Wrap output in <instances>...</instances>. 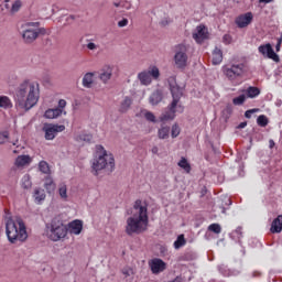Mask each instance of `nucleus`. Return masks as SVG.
Listing matches in <instances>:
<instances>
[{"label": "nucleus", "instance_id": "nucleus-26", "mask_svg": "<svg viewBox=\"0 0 282 282\" xmlns=\"http://www.w3.org/2000/svg\"><path fill=\"white\" fill-rule=\"evenodd\" d=\"M218 270L224 274V276H236V274H239V271L230 270L226 264L218 265Z\"/></svg>", "mask_w": 282, "mask_h": 282}, {"label": "nucleus", "instance_id": "nucleus-35", "mask_svg": "<svg viewBox=\"0 0 282 282\" xmlns=\"http://www.w3.org/2000/svg\"><path fill=\"white\" fill-rule=\"evenodd\" d=\"M58 194L61 199H63L64 202H67V185L61 184L58 187Z\"/></svg>", "mask_w": 282, "mask_h": 282}, {"label": "nucleus", "instance_id": "nucleus-15", "mask_svg": "<svg viewBox=\"0 0 282 282\" xmlns=\"http://www.w3.org/2000/svg\"><path fill=\"white\" fill-rule=\"evenodd\" d=\"M252 12H247L245 14L237 17L235 23L238 28H248V25L252 23Z\"/></svg>", "mask_w": 282, "mask_h": 282}, {"label": "nucleus", "instance_id": "nucleus-49", "mask_svg": "<svg viewBox=\"0 0 282 282\" xmlns=\"http://www.w3.org/2000/svg\"><path fill=\"white\" fill-rule=\"evenodd\" d=\"M252 113H257V109H250L245 112V118H252Z\"/></svg>", "mask_w": 282, "mask_h": 282}, {"label": "nucleus", "instance_id": "nucleus-38", "mask_svg": "<svg viewBox=\"0 0 282 282\" xmlns=\"http://www.w3.org/2000/svg\"><path fill=\"white\" fill-rule=\"evenodd\" d=\"M208 230L215 235H219L221 232V226L219 224H212L208 226Z\"/></svg>", "mask_w": 282, "mask_h": 282}, {"label": "nucleus", "instance_id": "nucleus-56", "mask_svg": "<svg viewBox=\"0 0 282 282\" xmlns=\"http://www.w3.org/2000/svg\"><path fill=\"white\" fill-rule=\"evenodd\" d=\"M275 144H276V143H274V140L271 139V140L269 141V149H274Z\"/></svg>", "mask_w": 282, "mask_h": 282}, {"label": "nucleus", "instance_id": "nucleus-62", "mask_svg": "<svg viewBox=\"0 0 282 282\" xmlns=\"http://www.w3.org/2000/svg\"><path fill=\"white\" fill-rule=\"evenodd\" d=\"M158 151H159L158 147L152 148V153L158 154Z\"/></svg>", "mask_w": 282, "mask_h": 282}, {"label": "nucleus", "instance_id": "nucleus-36", "mask_svg": "<svg viewBox=\"0 0 282 282\" xmlns=\"http://www.w3.org/2000/svg\"><path fill=\"white\" fill-rule=\"evenodd\" d=\"M178 166L181 169H184L186 173H191V164H188V161L186 160V158L181 159V161L178 162Z\"/></svg>", "mask_w": 282, "mask_h": 282}, {"label": "nucleus", "instance_id": "nucleus-2", "mask_svg": "<svg viewBox=\"0 0 282 282\" xmlns=\"http://www.w3.org/2000/svg\"><path fill=\"white\" fill-rule=\"evenodd\" d=\"M147 203L137 199L133 205V215L127 219L126 232L131 235H140L147 230L149 226V208Z\"/></svg>", "mask_w": 282, "mask_h": 282}, {"label": "nucleus", "instance_id": "nucleus-25", "mask_svg": "<svg viewBox=\"0 0 282 282\" xmlns=\"http://www.w3.org/2000/svg\"><path fill=\"white\" fill-rule=\"evenodd\" d=\"M34 200L36 204H41V202H45V189L35 188L33 193Z\"/></svg>", "mask_w": 282, "mask_h": 282}, {"label": "nucleus", "instance_id": "nucleus-54", "mask_svg": "<svg viewBox=\"0 0 282 282\" xmlns=\"http://www.w3.org/2000/svg\"><path fill=\"white\" fill-rule=\"evenodd\" d=\"M281 43H282V39H278V43L275 45V52H281Z\"/></svg>", "mask_w": 282, "mask_h": 282}, {"label": "nucleus", "instance_id": "nucleus-42", "mask_svg": "<svg viewBox=\"0 0 282 282\" xmlns=\"http://www.w3.org/2000/svg\"><path fill=\"white\" fill-rule=\"evenodd\" d=\"M180 126L177 124H173L172 126V131H171V135L172 138H177V135H180Z\"/></svg>", "mask_w": 282, "mask_h": 282}, {"label": "nucleus", "instance_id": "nucleus-50", "mask_svg": "<svg viewBox=\"0 0 282 282\" xmlns=\"http://www.w3.org/2000/svg\"><path fill=\"white\" fill-rule=\"evenodd\" d=\"M86 47L91 52H94V50H98V45H96V43H93V42H89L88 44H86Z\"/></svg>", "mask_w": 282, "mask_h": 282}, {"label": "nucleus", "instance_id": "nucleus-34", "mask_svg": "<svg viewBox=\"0 0 282 282\" xmlns=\"http://www.w3.org/2000/svg\"><path fill=\"white\" fill-rule=\"evenodd\" d=\"M183 246H186V238H184V235H180L174 241V248L175 250H180Z\"/></svg>", "mask_w": 282, "mask_h": 282}, {"label": "nucleus", "instance_id": "nucleus-27", "mask_svg": "<svg viewBox=\"0 0 282 282\" xmlns=\"http://www.w3.org/2000/svg\"><path fill=\"white\" fill-rule=\"evenodd\" d=\"M175 118V108H173V104L170 105V111H166L161 116V121L164 122L166 120H174Z\"/></svg>", "mask_w": 282, "mask_h": 282}, {"label": "nucleus", "instance_id": "nucleus-7", "mask_svg": "<svg viewBox=\"0 0 282 282\" xmlns=\"http://www.w3.org/2000/svg\"><path fill=\"white\" fill-rule=\"evenodd\" d=\"M160 78V68L158 66H150L148 69L142 70L138 74V80L144 87H149L153 83V80H158Z\"/></svg>", "mask_w": 282, "mask_h": 282}, {"label": "nucleus", "instance_id": "nucleus-13", "mask_svg": "<svg viewBox=\"0 0 282 282\" xmlns=\"http://www.w3.org/2000/svg\"><path fill=\"white\" fill-rule=\"evenodd\" d=\"M192 37L196 43H204L208 39V29L204 24L196 26V30L192 33Z\"/></svg>", "mask_w": 282, "mask_h": 282}, {"label": "nucleus", "instance_id": "nucleus-28", "mask_svg": "<svg viewBox=\"0 0 282 282\" xmlns=\"http://www.w3.org/2000/svg\"><path fill=\"white\" fill-rule=\"evenodd\" d=\"M149 100H150V104L152 105H160V102H162V91L156 90L152 93Z\"/></svg>", "mask_w": 282, "mask_h": 282}, {"label": "nucleus", "instance_id": "nucleus-14", "mask_svg": "<svg viewBox=\"0 0 282 282\" xmlns=\"http://www.w3.org/2000/svg\"><path fill=\"white\" fill-rule=\"evenodd\" d=\"M149 267L152 274H160L161 272H164V270H166V262H164L160 258H154L149 261Z\"/></svg>", "mask_w": 282, "mask_h": 282}, {"label": "nucleus", "instance_id": "nucleus-58", "mask_svg": "<svg viewBox=\"0 0 282 282\" xmlns=\"http://www.w3.org/2000/svg\"><path fill=\"white\" fill-rule=\"evenodd\" d=\"M274 0H259V3H272Z\"/></svg>", "mask_w": 282, "mask_h": 282}, {"label": "nucleus", "instance_id": "nucleus-64", "mask_svg": "<svg viewBox=\"0 0 282 282\" xmlns=\"http://www.w3.org/2000/svg\"><path fill=\"white\" fill-rule=\"evenodd\" d=\"M221 213H223L224 215H226V207H223V208H221Z\"/></svg>", "mask_w": 282, "mask_h": 282}, {"label": "nucleus", "instance_id": "nucleus-30", "mask_svg": "<svg viewBox=\"0 0 282 282\" xmlns=\"http://www.w3.org/2000/svg\"><path fill=\"white\" fill-rule=\"evenodd\" d=\"M246 94L248 98H257L261 94V89L259 87L250 86L247 88Z\"/></svg>", "mask_w": 282, "mask_h": 282}, {"label": "nucleus", "instance_id": "nucleus-21", "mask_svg": "<svg viewBox=\"0 0 282 282\" xmlns=\"http://www.w3.org/2000/svg\"><path fill=\"white\" fill-rule=\"evenodd\" d=\"M83 87L91 89L94 87V73H86L82 80Z\"/></svg>", "mask_w": 282, "mask_h": 282}, {"label": "nucleus", "instance_id": "nucleus-37", "mask_svg": "<svg viewBox=\"0 0 282 282\" xmlns=\"http://www.w3.org/2000/svg\"><path fill=\"white\" fill-rule=\"evenodd\" d=\"M22 187L32 188V180L30 178V174H26L22 177Z\"/></svg>", "mask_w": 282, "mask_h": 282}, {"label": "nucleus", "instance_id": "nucleus-33", "mask_svg": "<svg viewBox=\"0 0 282 282\" xmlns=\"http://www.w3.org/2000/svg\"><path fill=\"white\" fill-rule=\"evenodd\" d=\"M39 170L41 171V173H44V175H50V173H52V171L50 170V164L46 161H41L39 163Z\"/></svg>", "mask_w": 282, "mask_h": 282}, {"label": "nucleus", "instance_id": "nucleus-51", "mask_svg": "<svg viewBox=\"0 0 282 282\" xmlns=\"http://www.w3.org/2000/svg\"><path fill=\"white\" fill-rule=\"evenodd\" d=\"M7 139H8V132H1L0 133V144H3Z\"/></svg>", "mask_w": 282, "mask_h": 282}, {"label": "nucleus", "instance_id": "nucleus-57", "mask_svg": "<svg viewBox=\"0 0 282 282\" xmlns=\"http://www.w3.org/2000/svg\"><path fill=\"white\" fill-rule=\"evenodd\" d=\"M188 259H191V253H185V254L183 256V260H184V261H188Z\"/></svg>", "mask_w": 282, "mask_h": 282}, {"label": "nucleus", "instance_id": "nucleus-44", "mask_svg": "<svg viewBox=\"0 0 282 282\" xmlns=\"http://www.w3.org/2000/svg\"><path fill=\"white\" fill-rule=\"evenodd\" d=\"M144 118L148 120V122H155V115H153L151 111H147L144 113Z\"/></svg>", "mask_w": 282, "mask_h": 282}, {"label": "nucleus", "instance_id": "nucleus-53", "mask_svg": "<svg viewBox=\"0 0 282 282\" xmlns=\"http://www.w3.org/2000/svg\"><path fill=\"white\" fill-rule=\"evenodd\" d=\"M67 107V101L65 99H59L58 101V109H65Z\"/></svg>", "mask_w": 282, "mask_h": 282}, {"label": "nucleus", "instance_id": "nucleus-46", "mask_svg": "<svg viewBox=\"0 0 282 282\" xmlns=\"http://www.w3.org/2000/svg\"><path fill=\"white\" fill-rule=\"evenodd\" d=\"M223 43H225L226 45H230V43H232V36H230V34H225L223 36Z\"/></svg>", "mask_w": 282, "mask_h": 282}, {"label": "nucleus", "instance_id": "nucleus-20", "mask_svg": "<svg viewBox=\"0 0 282 282\" xmlns=\"http://www.w3.org/2000/svg\"><path fill=\"white\" fill-rule=\"evenodd\" d=\"M62 115H63V109L53 108V109H48L45 111L44 118H47L48 120H54V119L58 118V116H62Z\"/></svg>", "mask_w": 282, "mask_h": 282}, {"label": "nucleus", "instance_id": "nucleus-5", "mask_svg": "<svg viewBox=\"0 0 282 282\" xmlns=\"http://www.w3.org/2000/svg\"><path fill=\"white\" fill-rule=\"evenodd\" d=\"M67 232H69V229H67V225L63 223V218L55 216L48 227V239H51V241H61V239L67 237Z\"/></svg>", "mask_w": 282, "mask_h": 282}, {"label": "nucleus", "instance_id": "nucleus-39", "mask_svg": "<svg viewBox=\"0 0 282 282\" xmlns=\"http://www.w3.org/2000/svg\"><path fill=\"white\" fill-rule=\"evenodd\" d=\"M268 117H265L264 115L259 116L257 119V124L259 127H268Z\"/></svg>", "mask_w": 282, "mask_h": 282}, {"label": "nucleus", "instance_id": "nucleus-8", "mask_svg": "<svg viewBox=\"0 0 282 282\" xmlns=\"http://www.w3.org/2000/svg\"><path fill=\"white\" fill-rule=\"evenodd\" d=\"M223 74L230 83L243 76V64H227L223 66Z\"/></svg>", "mask_w": 282, "mask_h": 282}, {"label": "nucleus", "instance_id": "nucleus-11", "mask_svg": "<svg viewBox=\"0 0 282 282\" xmlns=\"http://www.w3.org/2000/svg\"><path fill=\"white\" fill-rule=\"evenodd\" d=\"M39 34H45V29H24V31L22 32V39L24 43L30 44L36 39H39Z\"/></svg>", "mask_w": 282, "mask_h": 282}, {"label": "nucleus", "instance_id": "nucleus-6", "mask_svg": "<svg viewBox=\"0 0 282 282\" xmlns=\"http://www.w3.org/2000/svg\"><path fill=\"white\" fill-rule=\"evenodd\" d=\"M173 62L176 69H186L188 67V46L178 44L174 48Z\"/></svg>", "mask_w": 282, "mask_h": 282}, {"label": "nucleus", "instance_id": "nucleus-12", "mask_svg": "<svg viewBox=\"0 0 282 282\" xmlns=\"http://www.w3.org/2000/svg\"><path fill=\"white\" fill-rule=\"evenodd\" d=\"M258 51L260 54H263V56H268V58H271V61H274V63H281V58L278 54L274 53V48H272V44L268 43L264 45H260Z\"/></svg>", "mask_w": 282, "mask_h": 282}, {"label": "nucleus", "instance_id": "nucleus-41", "mask_svg": "<svg viewBox=\"0 0 282 282\" xmlns=\"http://www.w3.org/2000/svg\"><path fill=\"white\" fill-rule=\"evenodd\" d=\"M232 239H237V241H241V237H243V232L241 231V227H238L235 231L231 232Z\"/></svg>", "mask_w": 282, "mask_h": 282}, {"label": "nucleus", "instance_id": "nucleus-19", "mask_svg": "<svg viewBox=\"0 0 282 282\" xmlns=\"http://www.w3.org/2000/svg\"><path fill=\"white\" fill-rule=\"evenodd\" d=\"M270 231L273 235L282 232V215H279L275 219H273Z\"/></svg>", "mask_w": 282, "mask_h": 282}, {"label": "nucleus", "instance_id": "nucleus-52", "mask_svg": "<svg viewBox=\"0 0 282 282\" xmlns=\"http://www.w3.org/2000/svg\"><path fill=\"white\" fill-rule=\"evenodd\" d=\"M121 8H124V10H131V2L121 1Z\"/></svg>", "mask_w": 282, "mask_h": 282}, {"label": "nucleus", "instance_id": "nucleus-29", "mask_svg": "<svg viewBox=\"0 0 282 282\" xmlns=\"http://www.w3.org/2000/svg\"><path fill=\"white\" fill-rule=\"evenodd\" d=\"M0 108L12 109V100L8 96H0Z\"/></svg>", "mask_w": 282, "mask_h": 282}, {"label": "nucleus", "instance_id": "nucleus-16", "mask_svg": "<svg viewBox=\"0 0 282 282\" xmlns=\"http://www.w3.org/2000/svg\"><path fill=\"white\" fill-rule=\"evenodd\" d=\"M111 76H113V68H111V66H106L99 72V80H101L104 85H107V83L111 80Z\"/></svg>", "mask_w": 282, "mask_h": 282}, {"label": "nucleus", "instance_id": "nucleus-24", "mask_svg": "<svg viewBox=\"0 0 282 282\" xmlns=\"http://www.w3.org/2000/svg\"><path fill=\"white\" fill-rule=\"evenodd\" d=\"M213 64L214 65H219L221 61H224V53L221 52V48L216 47L213 51Z\"/></svg>", "mask_w": 282, "mask_h": 282}, {"label": "nucleus", "instance_id": "nucleus-10", "mask_svg": "<svg viewBox=\"0 0 282 282\" xmlns=\"http://www.w3.org/2000/svg\"><path fill=\"white\" fill-rule=\"evenodd\" d=\"M45 140H54L58 133L65 131V126L54 124V123H44L42 127Z\"/></svg>", "mask_w": 282, "mask_h": 282}, {"label": "nucleus", "instance_id": "nucleus-9", "mask_svg": "<svg viewBox=\"0 0 282 282\" xmlns=\"http://www.w3.org/2000/svg\"><path fill=\"white\" fill-rule=\"evenodd\" d=\"M167 83H169L170 91H171L172 98H173L172 109H176L177 102H180V99L183 96L182 87H180V85H177V79L175 78V76L169 77Z\"/></svg>", "mask_w": 282, "mask_h": 282}, {"label": "nucleus", "instance_id": "nucleus-45", "mask_svg": "<svg viewBox=\"0 0 282 282\" xmlns=\"http://www.w3.org/2000/svg\"><path fill=\"white\" fill-rule=\"evenodd\" d=\"M122 274H124V276H131L133 274V269L132 268H129V267H126L121 270Z\"/></svg>", "mask_w": 282, "mask_h": 282}, {"label": "nucleus", "instance_id": "nucleus-1", "mask_svg": "<svg viewBox=\"0 0 282 282\" xmlns=\"http://www.w3.org/2000/svg\"><path fill=\"white\" fill-rule=\"evenodd\" d=\"M41 85L31 79L22 80L15 89L14 102L18 111H30L39 104Z\"/></svg>", "mask_w": 282, "mask_h": 282}, {"label": "nucleus", "instance_id": "nucleus-48", "mask_svg": "<svg viewBox=\"0 0 282 282\" xmlns=\"http://www.w3.org/2000/svg\"><path fill=\"white\" fill-rule=\"evenodd\" d=\"M129 25V20L123 18L121 21L118 22V28H127Z\"/></svg>", "mask_w": 282, "mask_h": 282}, {"label": "nucleus", "instance_id": "nucleus-22", "mask_svg": "<svg viewBox=\"0 0 282 282\" xmlns=\"http://www.w3.org/2000/svg\"><path fill=\"white\" fill-rule=\"evenodd\" d=\"M30 162H32V160L30 159V155H19L15 159L14 165L18 169H21V166H28V164H30Z\"/></svg>", "mask_w": 282, "mask_h": 282}, {"label": "nucleus", "instance_id": "nucleus-63", "mask_svg": "<svg viewBox=\"0 0 282 282\" xmlns=\"http://www.w3.org/2000/svg\"><path fill=\"white\" fill-rule=\"evenodd\" d=\"M161 25L165 26V25H169V21H161Z\"/></svg>", "mask_w": 282, "mask_h": 282}, {"label": "nucleus", "instance_id": "nucleus-23", "mask_svg": "<svg viewBox=\"0 0 282 282\" xmlns=\"http://www.w3.org/2000/svg\"><path fill=\"white\" fill-rule=\"evenodd\" d=\"M131 105H133L131 97H124L119 108L120 113H127V111H129L131 108Z\"/></svg>", "mask_w": 282, "mask_h": 282}, {"label": "nucleus", "instance_id": "nucleus-4", "mask_svg": "<svg viewBox=\"0 0 282 282\" xmlns=\"http://www.w3.org/2000/svg\"><path fill=\"white\" fill-rule=\"evenodd\" d=\"M6 235L8 237V241L11 243H23L28 240V228L25 227V223L21 217L18 219H12V217L7 218L6 221Z\"/></svg>", "mask_w": 282, "mask_h": 282}, {"label": "nucleus", "instance_id": "nucleus-47", "mask_svg": "<svg viewBox=\"0 0 282 282\" xmlns=\"http://www.w3.org/2000/svg\"><path fill=\"white\" fill-rule=\"evenodd\" d=\"M39 25H41L40 22H26V23L24 24V28H25V29L39 28Z\"/></svg>", "mask_w": 282, "mask_h": 282}, {"label": "nucleus", "instance_id": "nucleus-55", "mask_svg": "<svg viewBox=\"0 0 282 282\" xmlns=\"http://www.w3.org/2000/svg\"><path fill=\"white\" fill-rule=\"evenodd\" d=\"M246 127H248V122L243 121L238 124L237 129H246Z\"/></svg>", "mask_w": 282, "mask_h": 282}, {"label": "nucleus", "instance_id": "nucleus-60", "mask_svg": "<svg viewBox=\"0 0 282 282\" xmlns=\"http://www.w3.org/2000/svg\"><path fill=\"white\" fill-rule=\"evenodd\" d=\"M113 6H115V8H121L122 1H120V2H115Z\"/></svg>", "mask_w": 282, "mask_h": 282}, {"label": "nucleus", "instance_id": "nucleus-59", "mask_svg": "<svg viewBox=\"0 0 282 282\" xmlns=\"http://www.w3.org/2000/svg\"><path fill=\"white\" fill-rule=\"evenodd\" d=\"M75 19H76V17L75 15H69L67 19H66V21H75Z\"/></svg>", "mask_w": 282, "mask_h": 282}, {"label": "nucleus", "instance_id": "nucleus-32", "mask_svg": "<svg viewBox=\"0 0 282 282\" xmlns=\"http://www.w3.org/2000/svg\"><path fill=\"white\" fill-rule=\"evenodd\" d=\"M75 140L77 142H91V140H94V137L90 133L83 132V133L78 134L75 138Z\"/></svg>", "mask_w": 282, "mask_h": 282}, {"label": "nucleus", "instance_id": "nucleus-31", "mask_svg": "<svg viewBox=\"0 0 282 282\" xmlns=\"http://www.w3.org/2000/svg\"><path fill=\"white\" fill-rule=\"evenodd\" d=\"M171 133V128L167 126H163L162 128L159 129L158 135L160 140H166Z\"/></svg>", "mask_w": 282, "mask_h": 282}, {"label": "nucleus", "instance_id": "nucleus-43", "mask_svg": "<svg viewBox=\"0 0 282 282\" xmlns=\"http://www.w3.org/2000/svg\"><path fill=\"white\" fill-rule=\"evenodd\" d=\"M21 1L18 0L15 1L12 7H11V12L14 14V12H19V10H21Z\"/></svg>", "mask_w": 282, "mask_h": 282}, {"label": "nucleus", "instance_id": "nucleus-18", "mask_svg": "<svg viewBox=\"0 0 282 282\" xmlns=\"http://www.w3.org/2000/svg\"><path fill=\"white\" fill-rule=\"evenodd\" d=\"M70 235H80L83 232V220H73L68 224Z\"/></svg>", "mask_w": 282, "mask_h": 282}, {"label": "nucleus", "instance_id": "nucleus-17", "mask_svg": "<svg viewBox=\"0 0 282 282\" xmlns=\"http://www.w3.org/2000/svg\"><path fill=\"white\" fill-rule=\"evenodd\" d=\"M44 188L48 195H52L54 191H56V183L54 182V178H52L51 175H46L44 177Z\"/></svg>", "mask_w": 282, "mask_h": 282}, {"label": "nucleus", "instance_id": "nucleus-61", "mask_svg": "<svg viewBox=\"0 0 282 282\" xmlns=\"http://www.w3.org/2000/svg\"><path fill=\"white\" fill-rule=\"evenodd\" d=\"M226 111L227 113H232V108L230 106H227Z\"/></svg>", "mask_w": 282, "mask_h": 282}, {"label": "nucleus", "instance_id": "nucleus-40", "mask_svg": "<svg viewBox=\"0 0 282 282\" xmlns=\"http://www.w3.org/2000/svg\"><path fill=\"white\" fill-rule=\"evenodd\" d=\"M246 102V95H239L238 97H235L232 99V104L236 105V106H240V105H243Z\"/></svg>", "mask_w": 282, "mask_h": 282}, {"label": "nucleus", "instance_id": "nucleus-3", "mask_svg": "<svg viewBox=\"0 0 282 282\" xmlns=\"http://www.w3.org/2000/svg\"><path fill=\"white\" fill-rule=\"evenodd\" d=\"M91 169L94 175H98L99 171L113 173V169H116V159H113V154L107 153L105 147L96 145V151L91 161Z\"/></svg>", "mask_w": 282, "mask_h": 282}]
</instances>
